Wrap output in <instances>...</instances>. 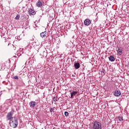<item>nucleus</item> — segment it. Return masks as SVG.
<instances>
[{"instance_id":"1","label":"nucleus","mask_w":129,"mask_h":129,"mask_svg":"<svg viewBox=\"0 0 129 129\" xmlns=\"http://www.w3.org/2000/svg\"><path fill=\"white\" fill-rule=\"evenodd\" d=\"M19 122H18V118L14 117L11 120H10L9 124L12 127L16 128L18 126Z\"/></svg>"},{"instance_id":"2","label":"nucleus","mask_w":129,"mask_h":129,"mask_svg":"<svg viewBox=\"0 0 129 129\" xmlns=\"http://www.w3.org/2000/svg\"><path fill=\"white\" fill-rule=\"evenodd\" d=\"M92 128L93 129H102V125L100 123V122L95 121L93 123Z\"/></svg>"},{"instance_id":"3","label":"nucleus","mask_w":129,"mask_h":129,"mask_svg":"<svg viewBox=\"0 0 129 129\" xmlns=\"http://www.w3.org/2000/svg\"><path fill=\"white\" fill-rule=\"evenodd\" d=\"M7 120H11V119H13L14 118V117H13V114L12 113V112H9L8 113L7 116H6Z\"/></svg>"},{"instance_id":"4","label":"nucleus","mask_w":129,"mask_h":129,"mask_svg":"<svg viewBox=\"0 0 129 129\" xmlns=\"http://www.w3.org/2000/svg\"><path fill=\"white\" fill-rule=\"evenodd\" d=\"M84 24L85 26H89L91 24V20L86 19L84 20Z\"/></svg>"},{"instance_id":"5","label":"nucleus","mask_w":129,"mask_h":129,"mask_svg":"<svg viewBox=\"0 0 129 129\" xmlns=\"http://www.w3.org/2000/svg\"><path fill=\"white\" fill-rule=\"evenodd\" d=\"M29 105L31 108L35 107L37 105V103L34 101H32L29 103Z\"/></svg>"},{"instance_id":"6","label":"nucleus","mask_w":129,"mask_h":129,"mask_svg":"<svg viewBox=\"0 0 129 129\" xmlns=\"http://www.w3.org/2000/svg\"><path fill=\"white\" fill-rule=\"evenodd\" d=\"M29 16H34V15H36V12H35V11H34V10L30 9L29 10Z\"/></svg>"},{"instance_id":"7","label":"nucleus","mask_w":129,"mask_h":129,"mask_svg":"<svg viewBox=\"0 0 129 129\" xmlns=\"http://www.w3.org/2000/svg\"><path fill=\"white\" fill-rule=\"evenodd\" d=\"M47 36V31L42 32L40 33V37L41 38H45Z\"/></svg>"},{"instance_id":"8","label":"nucleus","mask_w":129,"mask_h":129,"mask_svg":"<svg viewBox=\"0 0 129 129\" xmlns=\"http://www.w3.org/2000/svg\"><path fill=\"white\" fill-rule=\"evenodd\" d=\"M109 60L111 62H114L115 61V58L113 55H110L109 57Z\"/></svg>"},{"instance_id":"9","label":"nucleus","mask_w":129,"mask_h":129,"mask_svg":"<svg viewBox=\"0 0 129 129\" xmlns=\"http://www.w3.org/2000/svg\"><path fill=\"white\" fill-rule=\"evenodd\" d=\"M74 66L75 69H79L80 68V64L78 62H75Z\"/></svg>"},{"instance_id":"10","label":"nucleus","mask_w":129,"mask_h":129,"mask_svg":"<svg viewBox=\"0 0 129 129\" xmlns=\"http://www.w3.org/2000/svg\"><path fill=\"white\" fill-rule=\"evenodd\" d=\"M121 94V93L118 91V90H116L114 92V95L115 96H119V95H120Z\"/></svg>"},{"instance_id":"11","label":"nucleus","mask_w":129,"mask_h":129,"mask_svg":"<svg viewBox=\"0 0 129 129\" xmlns=\"http://www.w3.org/2000/svg\"><path fill=\"white\" fill-rule=\"evenodd\" d=\"M78 92L76 91H73L71 93V98H73L74 97V96H75V95L76 94H77Z\"/></svg>"},{"instance_id":"12","label":"nucleus","mask_w":129,"mask_h":129,"mask_svg":"<svg viewBox=\"0 0 129 129\" xmlns=\"http://www.w3.org/2000/svg\"><path fill=\"white\" fill-rule=\"evenodd\" d=\"M36 6L38 8H41L43 6V4L40 1H38L36 3Z\"/></svg>"},{"instance_id":"13","label":"nucleus","mask_w":129,"mask_h":129,"mask_svg":"<svg viewBox=\"0 0 129 129\" xmlns=\"http://www.w3.org/2000/svg\"><path fill=\"white\" fill-rule=\"evenodd\" d=\"M117 52L119 55H121V54H122V49H118Z\"/></svg>"},{"instance_id":"14","label":"nucleus","mask_w":129,"mask_h":129,"mask_svg":"<svg viewBox=\"0 0 129 129\" xmlns=\"http://www.w3.org/2000/svg\"><path fill=\"white\" fill-rule=\"evenodd\" d=\"M58 97H57V96H55L54 97H53V101H58Z\"/></svg>"},{"instance_id":"15","label":"nucleus","mask_w":129,"mask_h":129,"mask_svg":"<svg viewBox=\"0 0 129 129\" xmlns=\"http://www.w3.org/2000/svg\"><path fill=\"white\" fill-rule=\"evenodd\" d=\"M55 110V107L51 108L49 109L50 112L52 113V112H54V111Z\"/></svg>"},{"instance_id":"16","label":"nucleus","mask_w":129,"mask_h":129,"mask_svg":"<svg viewBox=\"0 0 129 129\" xmlns=\"http://www.w3.org/2000/svg\"><path fill=\"white\" fill-rule=\"evenodd\" d=\"M15 20H20V16L19 15H17V16L15 18Z\"/></svg>"},{"instance_id":"17","label":"nucleus","mask_w":129,"mask_h":129,"mask_svg":"<svg viewBox=\"0 0 129 129\" xmlns=\"http://www.w3.org/2000/svg\"><path fill=\"white\" fill-rule=\"evenodd\" d=\"M118 120H119V121H121L122 120H123V119L122 118V117H118Z\"/></svg>"},{"instance_id":"18","label":"nucleus","mask_w":129,"mask_h":129,"mask_svg":"<svg viewBox=\"0 0 129 129\" xmlns=\"http://www.w3.org/2000/svg\"><path fill=\"white\" fill-rule=\"evenodd\" d=\"M14 79H15L16 80H18L19 77H18V76H16L14 77Z\"/></svg>"},{"instance_id":"19","label":"nucleus","mask_w":129,"mask_h":129,"mask_svg":"<svg viewBox=\"0 0 129 129\" xmlns=\"http://www.w3.org/2000/svg\"><path fill=\"white\" fill-rule=\"evenodd\" d=\"M69 115V113H68V112L66 111L64 112V115H66V116H68Z\"/></svg>"},{"instance_id":"20","label":"nucleus","mask_w":129,"mask_h":129,"mask_svg":"<svg viewBox=\"0 0 129 129\" xmlns=\"http://www.w3.org/2000/svg\"><path fill=\"white\" fill-rule=\"evenodd\" d=\"M31 41H34V38H32L31 39H30Z\"/></svg>"},{"instance_id":"21","label":"nucleus","mask_w":129,"mask_h":129,"mask_svg":"<svg viewBox=\"0 0 129 129\" xmlns=\"http://www.w3.org/2000/svg\"><path fill=\"white\" fill-rule=\"evenodd\" d=\"M1 95H2V94H0V97H1Z\"/></svg>"}]
</instances>
